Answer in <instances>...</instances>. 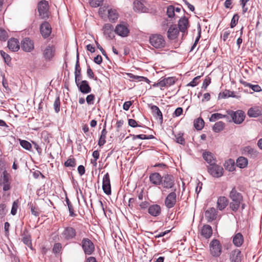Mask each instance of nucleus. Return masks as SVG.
Masks as SVG:
<instances>
[{
    "mask_svg": "<svg viewBox=\"0 0 262 262\" xmlns=\"http://www.w3.org/2000/svg\"><path fill=\"white\" fill-rule=\"evenodd\" d=\"M230 198L231 199L230 207L232 211L234 212L237 211L241 205H242V210L245 208V204L243 203V196L236 190L235 188H233L231 191Z\"/></svg>",
    "mask_w": 262,
    "mask_h": 262,
    "instance_id": "f257e3e1",
    "label": "nucleus"
},
{
    "mask_svg": "<svg viewBox=\"0 0 262 262\" xmlns=\"http://www.w3.org/2000/svg\"><path fill=\"white\" fill-rule=\"evenodd\" d=\"M226 113L228 116V120L229 122L233 121L236 124H241L244 120L245 115L244 112L242 110H237L234 112L232 110H227Z\"/></svg>",
    "mask_w": 262,
    "mask_h": 262,
    "instance_id": "f03ea898",
    "label": "nucleus"
},
{
    "mask_svg": "<svg viewBox=\"0 0 262 262\" xmlns=\"http://www.w3.org/2000/svg\"><path fill=\"white\" fill-rule=\"evenodd\" d=\"M149 42L151 46L157 49L164 48L166 45V41L163 36L159 34H153L149 37Z\"/></svg>",
    "mask_w": 262,
    "mask_h": 262,
    "instance_id": "7ed1b4c3",
    "label": "nucleus"
},
{
    "mask_svg": "<svg viewBox=\"0 0 262 262\" xmlns=\"http://www.w3.org/2000/svg\"><path fill=\"white\" fill-rule=\"evenodd\" d=\"M37 9L39 15L42 19L47 18L49 16L48 2L42 0L38 3Z\"/></svg>",
    "mask_w": 262,
    "mask_h": 262,
    "instance_id": "20e7f679",
    "label": "nucleus"
},
{
    "mask_svg": "<svg viewBox=\"0 0 262 262\" xmlns=\"http://www.w3.org/2000/svg\"><path fill=\"white\" fill-rule=\"evenodd\" d=\"M84 253L86 255L92 254L95 251L93 243L88 238H83L80 244Z\"/></svg>",
    "mask_w": 262,
    "mask_h": 262,
    "instance_id": "39448f33",
    "label": "nucleus"
},
{
    "mask_svg": "<svg viewBox=\"0 0 262 262\" xmlns=\"http://www.w3.org/2000/svg\"><path fill=\"white\" fill-rule=\"evenodd\" d=\"M208 172L213 177L220 178L223 175V168L216 164H211L208 166Z\"/></svg>",
    "mask_w": 262,
    "mask_h": 262,
    "instance_id": "423d86ee",
    "label": "nucleus"
},
{
    "mask_svg": "<svg viewBox=\"0 0 262 262\" xmlns=\"http://www.w3.org/2000/svg\"><path fill=\"white\" fill-rule=\"evenodd\" d=\"M129 31L128 24L124 22L118 24L115 29V32L117 35L123 37H127Z\"/></svg>",
    "mask_w": 262,
    "mask_h": 262,
    "instance_id": "0eeeda50",
    "label": "nucleus"
},
{
    "mask_svg": "<svg viewBox=\"0 0 262 262\" xmlns=\"http://www.w3.org/2000/svg\"><path fill=\"white\" fill-rule=\"evenodd\" d=\"M76 235V232L74 228L72 227L64 228L61 233V237L66 241L73 239Z\"/></svg>",
    "mask_w": 262,
    "mask_h": 262,
    "instance_id": "6e6552de",
    "label": "nucleus"
},
{
    "mask_svg": "<svg viewBox=\"0 0 262 262\" xmlns=\"http://www.w3.org/2000/svg\"><path fill=\"white\" fill-rule=\"evenodd\" d=\"M43 57L47 61L51 60L55 55V48L53 45H48L43 50Z\"/></svg>",
    "mask_w": 262,
    "mask_h": 262,
    "instance_id": "1a4fd4ad",
    "label": "nucleus"
},
{
    "mask_svg": "<svg viewBox=\"0 0 262 262\" xmlns=\"http://www.w3.org/2000/svg\"><path fill=\"white\" fill-rule=\"evenodd\" d=\"M210 252L213 256H219L221 253V246L217 239H213L210 243Z\"/></svg>",
    "mask_w": 262,
    "mask_h": 262,
    "instance_id": "9d476101",
    "label": "nucleus"
},
{
    "mask_svg": "<svg viewBox=\"0 0 262 262\" xmlns=\"http://www.w3.org/2000/svg\"><path fill=\"white\" fill-rule=\"evenodd\" d=\"M174 181L172 176L167 174L162 177L161 185L164 188H171L174 185Z\"/></svg>",
    "mask_w": 262,
    "mask_h": 262,
    "instance_id": "9b49d317",
    "label": "nucleus"
},
{
    "mask_svg": "<svg viewBox=\"0 0 262 262\" xmlns=\"http://www.w3.org/2000/svg\"><path fill=\"white\" fill-rule=\"evenodd\" d=\"M102 189L106 194H111V181L110 175L107 172L104 176L102 179Z\"/></svg>",
    "mask_w": 262,
    "mask_h": 262,
    "instance_id": "f8f14e48",
    "label": "nucleus"
},
{
    "mask_svg": "<svg viewBox=\"0 0 262 262\" xmlns=\"http://www.w3.org/2000/svg\"><path fill=\"white\" fill-rule=\"evenodd\" d=\"M177 201V195L174 192L169 193L165 200V205L167 208H172Z\"/></svg>",
    "mask_w": 262,
    "mask_h": 262,
    "instance_id": "ddd939ff",
    "label": "nucleus"
},
{
    "mask_svg": "<svg viewBox=\"0 0 262 262\" xmlns=\"http://www.w3.org/2000/svg\"><path fill=\"white\" fill-rule=\"evenodd\" d=\"M80 92L83 94H88L91 92V88L86 80L78 81L76 83Z\"/></svg>",
    "mask_w": 262,
    "mask_h": 262,
    "instance_id": "4468645a",
    "label": "nucleus"
},
{
    "mask_svg": "<svg viewBox=\"0 0 262 262\" xmlns=\"http://www.w3.org/2000/svg\"><path fill=\"white\" fill-rule=\"evenodd\" d=\"M21 49L27 52H31L34 49V43L29 38H25L21 41Z\"/></svg>",
    "mask_w": 262,
    "mask_h": 262,
    "instance_id": "2eb2a0df",
    "label": "nucleus"
},
{
    "mask_svg": "<svg viewBox=\"0 0 262 262\" xmlns=\"http://www.w3.org/2000/svg\"><path fill=\"white\" fill-rule=\"evenodd\" d=\"M0 185L3 186V189L6 191L10 189V183L9 181V174L6 171H4L3 172V174L1 176L0 179Z\"/></svg>",
    "mask_w": 262,
    "mask_h": 262,
    "instance_id": "dca6fc26",
    "label": "nucleus"
},
{
    "mask_svg": "<svg viewBox=\"0 0 262 262\" xmlns=\"http://www.w3.org/2000/svg\"><path fill=\"white\" fill-rule=\"evenodd\" d=\"M51 27L47 21L43 22L40 27V33L44 38L49 36L51 33Z\"/></svg>",
    "mask_w": 262,
    "mask_h": 262,
    "instance_id": "f3484780",
    "label": "nucleus"
},
{
    "mask_svg": "<svg viewBox=\"0 0 262 262\" xmlns=\"http://www.w3.org/2000/svg\"><path fill=\"white\" fill-rule=\"evenodd\" d=\"M217 211L216 209L213 207H211L206 210L205 212V216L208 222H210L216 220L217 215Z\"/></svg>",
    "mask_w": 262,
    "mask_h": 262,
    "instance_id": "a211bd4d",
    "label": "nucleus"
},
{
    "mask_svg": "<svg viewBox=\"0 0 262 262\" xmlns=\"http://www.w3.org/2000/svg\"><path fill=\"white\" fill-rule=\"evenodd\" d=\"M242 258L241 251L239 249H235L230 253L229 259L231 262H241Z\"/></svg>",
    "mask_w": 262,
    "mask_h": 262,
    "instance_id": "6ab92c4d",
    "label": "nucleus"
},
{
    "mask_svg": "<svg viewBox=\"0 0 262 262\" xmlns=\"http://www.w3.org/2000/svg\"><path fill=\"white\" fill-rule=\"evenodd\" d=\"M148 213L152 216H158L161 213V208L158 204H153L149 206L148 209Z\"/></svg>",
    "mask_w": 262,
    "mask_h": 262,
    "instance_id": "aec40b11",
    "label": "nucleus"
},
{
    "mask_svg": "<svg viewBox=\"0 0 262 262\" xmlns=\"http://www.w3.org/2000/svg\"><path fill=\"white\" fill-rule=\"evenodd\" d=\"M179 31L176 25L171 26L167 32L168 38L171 40L176 39L178 36Z\"/></svg>",
    "mask_w": 262,
    "mask_h": 262,
    "instance_id": "412c9836",
    "label": "nucleus"
},
{
    "mask_svg": "<svg viewBox=\"0 0 262 262\" xmlns=\"http://www.w3.org/2000/svg\"><path fill=\"white\" fill-rule=\"evenodd\" d=\"M8 47L13 52L17 51L20 48L18 40L15 38H11L8 41Z\"/></svg>",
    "mask_w": 262,
    "mask_h": 262,
    "instance_id": "4be33fe9",
    "label": "nucleus"
},
{
    "mask_svg": "<svg viewBox=\"0 0 262 262\" xmlns=\"http://www.w3.org/2000/svg\"><path fill=\"white\" fill-rule=\"evenodd\" d=\"M162 177L158 172L151 173L149 176V181L154 185L158 186L161 184Z\"/></svg>",
    "mask_w": 262,
    "mask_h": 262,
    "instance_id": "5701e85b",
    "label": "nucleus"
},
{
    "mask_svg": "<svg viewBox=\"0 0 262 262\" xmlns=\"http://www.w3.org/2000/svg\"><path fill=\"white\" fill-rule=\"evenodd\" d=\"M175 82L174 79L173 77H168L164 78L161 80L158 83H157V85L161 87L164 86H169Z\"/></svg>",
    "mask_w": 262,
    "mask_h": 262,
    "instance_id": "b1692460",
    "label": "nucleus"
},
{
    "mask_svg": "<svg viewBox=\"0 0 262 262\" xmlns=\"http://www.w3.org/2000/svg\"><path fill=\"white\" fill-rule=\"evenodd\" d=\"M233 244L237 247H241L244 243V237L242 233H237L233 236Z\"/></svg>",
    "mask_w": 262,
    "mask_h": 262,
    "instance_id": "393cba45",
    "label": "nucleus"
},
{
    "mask_svg": "<svg viewBox=\"0 0 262 262\" xmlns=\"http://www.w3.org/2000/svg\"><path fill=\"white\" fill-rule=\"evenodd\" d=\"M201 235L206 238H209L212 234V229L209 225H205L201 229Z\"/></svg>",
    "mask_w": 262,
    "mask_h": 262,
    "instance_id": "a878e982",
    "label": "nucleus"
},
{
    "mask_svg": "<svg viewBox=\"0 0 262 262\" xmlns=\"http://www.w3.org/2000/svg\"><path fill=\"white\" fill-rule=\"evenodd\" d=\"M179 29L182 32H185L188 26V20L185 17H183L180 19L178 23Z\"/></svg>",
    "mask_w": 262,
    "mask_h": 262,
    "instance_id": "bb28decb",
    "label": "nucleus"
},
{
    "mask_svg": "<svg viewBox=\"0 0 262 262\" xmlns=\"http://www.w3.org/2000/svg\"><path fill=\"white\" fill-rule=\"evenodd\" d=\"M228 204V200L225 196H220L217 201V207L220 210L224 209Z\"/></svg>",
    "mask_w": 262,
    "mask_h": 262,
    "instance_id": "cd10ccee",
    "label": "nucleus"
},
{
    "mask_svg": "<svg viewBox=\"0 0 262 262\" xmlns=\"http://www.w3.org/2000/svg\"><path fill=\"white\" fill-rule=\"evenodd\" d=\"M107 11L108 13V18L110 21L115 22L117 20L119 14L116 9H110Z\"/></svg>",
    "mask_w": 262,
    "mask_h": 262,
    "instance_id": "c85d7f7f",
    "label": "nucleus"
},
{
    "mask_svg": "<svg viewBox=\"0 0 262 262\" xmlns=\"http://www.w3.org/2000/svg\"><path fill=\"white\" fill-rule=\"evenodd\" d=\"M113 26L110 24H106L103 27V33L108 37H112L113 35Z\"/></svg>",
    "mask_w": 262,
    "mask_h": 262,
    "instance_id": "c756f323",
    "label": "nucleus"
},
{
    "mask_svg": "<svg viewBox=\"0 0 262 262\" xmlns=\"http://www.w3.org/2000/svg\"><path fill=\"white\" fill-rule=\"evenodd\" d=\"M22 236V241L23 242V243L28 247L31 248L32 242L31 239V235L28 233V231L27 230H25L24 231Z\"/></svg>",
    "mask_w": 262,
    "mask_h": 262,
    "instance_id": "7c9ffc66",
    "label": "nucleus"
},
{
    "mask_svg": "<svg viewBox=\"0 0 262 262\" xmlns=\"http://www.w3.org/2000/svg\"><path fill=\"white\" fill-rule=\"evenodd\" d=\"M261 114L258 107H251L248 111V115L250 117H257Z\"/></svg>",
    "mask_w": 262,
    "mask_h": 262,
    "instance_id": "2f4dec72",
    "label": "nucleus"
},
{
    "mask_svg": "<svg viewBox=\"0 0 262 262\" xmlns=\"http://www.w3.org/2000/svg\"><path fill=\"white\" fill-rule=\"evenodd\" d=\"M248 163V159L244 157H239L236 160V165L241 168L246 167Z\"/></svg>",
    "mask_w": 262,
    "mask_h": 262,
    "instance_id": "473e14b6",
    "label": "nucleus"
},
{
    "mask_svg": "<svg viewBox=\"0 0 262 262\" xmlns=\"http://www.w3.org/2000/svg\"><path fill=\"white\" fill-rule=\"evenodd\" d=\"M74 75L75 83H77V82L80 81L81 79V68L80 64L78 63V62H76Z\"/></svg>",
    "mask_w": 262,
    "mask_h": 262,
    "instance_id": "72a5a7b5",
    "label": "nucleus"
},
{
    "mask_svg": "<svg viewBox=\"0 0 262 262\" xmlns=\"http://www.w3.org/2000/svg\"><path fill=\"white\" fill-rule=\"evenodd\" d=\"M150 108L152 112V114L158 117L160 120L162 122L163 121V116L162 113L160 110L159 108L156 105H152L150 107Z\"/></svg>",
    "mask_w": 262,
    "mask_h": 262,
    "instance_id": "f704fd0d",
    "label": "nucleus"
},
{
    "mask_svg": "<svg viewBox=\"0 0 262 262\" xmlns=\"http://www.w3.org/2000/svg\"><path fill=\"white\" fill-rule=\"evenodd\" d=\"M134 10L138 12H145L146 10L145 7L143 4L139 1H136L134 3Z\"/></svg>",
    "mask_w": 262,
    "mask_h": 262,
    "instance_id": "c9c22d12",
    "label": "nucleus"
},
{
    "mask_svg": "<svg viewBox=\"0 0 262 262\" xmlns=\"http://www.w3.org/2000/svg\"><path fill=\"white\" fill-rule=\"evenodd\" d=\"M222 118H226L228 120L229 117L228 115H223L220 113H214L211 115L209 118V120L210 122H214L218 119Z\"/></svg>",
    "mask_w": 262,
    "mask_h": 262,
    "instance_id": "e433bc0d",
    "label": "nucleus"
},
{
    "mask_svg": "<svg viewBox=\"0 0 262 262\" xmlns=\"http://www.w3.org/2000/svg\"><path fill=\"white\" fill-rule=\"evenodd\" d=\"M107 131L105 129V126L104 127L101 134V136L98 141V145L99 146H103L106 142L105 138L107 134Z\"/></svg>",
    "mask_w": 262,
    "mask_h": 262,
    "instance_id": "4c0bfd02",
    "label": "nucleus"
},
{
    "mask_svg": "<svg viewBox=\"0 0 262 262\" xmlns=\"http://www.w3.org/2000/svg\"><path fill=\"white\" fill-rule=\"evenodd\" d=\"M225 168L229 171H233L235 169V163L234 160L229 159L225 162Z\"/></svg>",
    "mask_w": 262,
    "mask_h": 262,
    "instance_id": "58836bf2",
    "label": "nucleus"
},
{
    "mask_svg": "<svg viewBox=\"0 0 262 262\" xmlns=\"http://www.w3.org/2000/svg\"><path fill=\"white\" fill-rule=\"evenodd\" d=\"M204 160L210 164H214V159L213 155L210 152H205L203 154Z\"/></svg>",
    "mask_w": 262,
    "mask_h": 262,
    "instance_id": "ea45409f",
    "label": "nucleus"
},
{
    "mask_svg": "<svg viewBox=\"0 0 262 262\" xmlns=\"http://www.w3.org/2000/svg\"><path fill=\"white\" fill-rule=\"evenodd\" d=\"M225 127V123L222 121H219L215 123L213 127V130L215 133H219L223 130Z\"/></svg>",
    "mask_w": 262,
    "mask_h": 262,
    "instance_id": "a19ab883",
    "label": "nucleus"
},
{
    "mask_svg": "<svg viewBox=\"0 0 262 262\" xmlns=\"http://www.w3.org/2000/svg\"><path fill=\"white\" fill-rule=\"evenodd\" d=\"M204 126L203 119L199 118L194 121V126L197 130H201Z\"/></svg>",
    "mask_w": 262,
    "mask_h": 262,
    "instance_id": "79ce46f5",
    "label": "nucleus"
},
{
    "mask_svg": "<svg viewBox=\"0 0 262 262\" xmlns=\"http://www.w3.org/2000/svg\"><path fill=\"white\" fill-rule=\"evenodd\" d=\"M19 141L20 142V144L22 147H23L24 149L28 150H31V149L32 148V145L31 144V143L29 142H28L26 140H21V139H19Z\"/></svg>",
    "mask_w": 262,
    "mask_h": 262,
    "instance_id": "37998d69",
    "label": "nucleus"
},
{
    "mask_svg": "<svg viewBox=\"0 0 262 262\" xmlns=\"http://www.w3.org/2000/svg\"><path fill=\"white\" fill-rule=\"evenodd\" d=\"M53 106H54L55 112L56 113H59L60 111V98H59V96H58L56 98L55 101L54 102Z\"/></svg>",
    "mask_w": 262,
    "mask_h": 262,
    "instance_id": "c03bdc74",
    "label": "nucleus"
},
{
    "mask_svg": "<svg viewBox=\"0 0 262 262\" xmlns=\"http://www.w3.org/2000/svg\"><path fill=\"white\" fill-rule=\"evenodd\" d=\"M219 97H221L222 98H225L229 97H234V92L229 90H225L222 93H220Z\"/></svg>",
    "mask_w": 262,
    "mask_h": 262,
    "instance_id": "a18cd8bd",
    "label": "nucleus"
},
{
    "mask_svg": "<svg viewBox=\"0 0 262 262\" xmlns=\"http://www.w3.org/2000/svg\"><path fill=\"white\" fill-rule=\"evenodd\" d=\"M243 84L245 86H249L251 88L254 92H258L261 90L260 86L258 85H253L246 82H244Z\"/></svg>",
    "mask_w": 262,
    "mask_h": 262,
    "instance_id": "49530a36",
    "label": "nucleus"
},
{
    "mask_svg": "<svg viewBox=\"0 0 262 262\" xmlns=\"http://www.w3.org/2000/svg\"><path fill=\"white\" fill-rule=\"evenodd\" d=\"M66 202L68 205L69 211L70 213V215L71 216H75V214L74 212V208L70 201L69 199L68 198H66Z\"/></svg>",
    "mask_w": 262,
    "mask_h": 262,
    "instance_id": "de8ad7c7",
    "label": "nucleus"
},
{
    "mask_svg": "<svg viewBox=\"0 0 262 262\" xmlns=\"http://www.w3.org/2000/svg\"><path fill=\"white\" fill-rule=\"evenodd\" d=\"M231 33V31L228 28H226L224 29L221 34V37L224 41H226L227 39L228 38L230 34Z\"/></svg>",
    "mask_w": 262,
    "mask_h": 262,
    "instance_id": "09e8293b",
    "label": "nucleus"
},
{
    "mask_svg": "<svg viewBox=\"0 0 262 262\" xmlns=\"http://www.w3.org/2000/svg\"><path fill=\"white\" fill-rule=\"evenodd\" d=\"M64 165L66 167H75L76 166L75 160L74 158L68 159L64 162Z\"/></svg>",
    "mask_w": 262,
    "mask_h": 262,
    "instance_id": "8fccbe9b",
    "label": "nucleus"
},
{
    "mask_svg": "<svg viewBox=\"0 0 262 262\" xmlns=\"http://www.w3.org/2000/svg\"><path fill=\"white\" fill-rule=\"evenodd\" d=\"M167 14L170 18L173 17L174 14V7L172 6H169L167 9Z\"/></svg>",
    "mask_w": 262,
    "mask_h": 262,
    "instance_id": "3c124183",
    "label": "nucleus"
},
{
    "mask_svg": "<svg viewBox=\"0 0 262 262\" xmlns=\"http://www.w3.org/2000/svg\"><path fill=\"white\" fill-rule=\"evenodd\" d=\"M238 18L239 16L237 14H235L233 15L230 23L231 28H232L236 25L238 20Z\"/></svg>",
    "mask_w": 262,
    "mask_h": 262,
    "instance_id": "603ef678",
    "label": "nucleus"
},
{
    "mask_svg": "<svg viewBox=\"0 0 262 262\" xmlns=\"http://www.w3.org/2000/svg\"><path fill=\"white\" fill-rule=\"evenodd\" d=\"M94 99H95V95L92 94L88 95L87 97H86V101L89 105L93 104Z\"/></svg>",
    "mask_w": 262,
    "mask_h": 262,
    "instance_id": "864d4df0",
    "label": "nucleus"
},
{
    "mask_svg": "<svg viewBox=\"0 0 262 262\" xmlns=\"http://www.w3.org/2000/svg\"><path fill=\"white\" fill-rule=\"evenodd\" d=\"M103 0H91L90 5L93 7H98L102 3Z\"/></svg>",
    "mask_w": 262,
    "mask_h": 262,
    "instance_id": "5fc2aeb1",
    "label": "nucleus"
},
{
    "mask_svg": "<svg viewBox=\"0 0 262 262\" xmlns=\"http://www.w3.org/2000/svg\"><path fill=\"white\" fill-rule=\"evenodd\" d=\"M7 38V32L2 29L0 28V40H5Z\"/></svg>",
    "mask_w": 262,
    "mask_h": 262,
    "instance_id": "6e6d98bb",
    "label": "nucleus"
},
{
    "mask_svg": "<svg viewBox=\"0 0 262 262\" xmlns=\"http://www.w3.org/2000/svg\"><path fill=\"white\" fill-rule=\"evenodd\" d=\"M129 75L130 76L129 77L130 78H132L134 79L138 80L139 81L144 80L146 81H147V82L149 81V80L147 78L143 77V76H136V75H133L132 74H129Z\"/></svg>",
    "mask_w": 262,
    "mask_h": 262,
    "instance_id": "4d7b16f0",
    "label": "nucleus"
},
{
    "mask_svg": "<svg viewBox=\"0 0 262 262\" xmlns=\"http://www.w3.org/2000/svg\"><path fill=\"white\" fill-rule=\"evenodd\" d=\"M200 76L194 77L193 79L188 84V85L192 87L196 86L198 83V80L200 78Z\"/></svg>",
    "mask_w": 262,
    "mask_h": 262,
    "instance_id": "13d9d810",
    "label": "nucleus"
},
{
    "mask_svg": "<svg viewBox=\"0 0 262 262\" xmlns=\"http://www.w3.org/2000/svg\"><path fill=\"white\" fill-rule=\"evenodd\" d=\"M1 54H2V56L3 57L5 62H6L8 64L9 62H10L11 57L8 54H7V53H6L4 52H1Z\"/></svg>",
    "mask_w": 262,
    "mask_h": 262,
    "instance_id": "bf43d9fd",
    "label": "nucleus"
},
{
    "mask_svg": "<svg viewBox=\"0 0 262 262\" xmlns=\"http://www.w3.org/2000/svg\"><path fill=\"white\" fill-rule=\"evenodd\" d=\"M18 205L17 204L14 202L13 204L12 207L11 209V213L13 215H14L16 213Z\"/></svg>",
    "mask_w": 262,
    "mask_h": 262,
    "instance_id": "052dcab7",
    "label": "nucleus"
},
{
    "mask_svg": "<svg viewBox=\"0 0 262 262\" xmlns=\"http://www.w3.org/2000/svg\"><path fill=\"white\" fill-rule=\"evenodd\" d=\"M128 124L129 126L133 127H136L137 126H140V125H138L136 121L133 119H128Z\"/></svg>",
    "mask_w": 262,
    "mask_h": 262,
    "instance_id": "680f3d73",
    "label": "nucleus"
},
{
    "mask_svg": "<svg viewBox=\"0 0 262 262\" xmlns=\"http://www.w3.org/2000/svg\"><path fill=\"white\" fill-rule=\"evenodd\" d=\"M93 157L95 159V164L94 166H96L97 165V160L99 159V152L98 150H95L93 152Z\"/></svg>",
    "mask_w": 262,
    "mask_h": 262,
    "instance_id": "e2e57ef3",
    "label": "nucleus"
},
{
    "mask_svg": "<svg viewBox=\"0 0 262 262\" xmlns=\"http://www.w3.org/2000/svg\"><path fill=\"white\" fill-rule=\"evenodd\" d=\"M61 248V246L60 244L56 243L54 245V246L53 247V251L54 252L58 253L59 252Z\"/></svg>",
    "mask_w": 262,
    "mask_h": 262,
    "instance_id": "0e129e2a",
    "label": "nucleus"
},
{
    "mask_svg": "<svg viewBox=\"0 0 262 262\" xmlns=\"http://www.w3.org/2000/svg\"><path fill=\"white\" fill-rule=\"evenodd\" d=\"M132 104V102L130 101H126L123 104V108L125 111H128Z\"/></svg>",
    "mask_w": 262,
    "mask_h": 262,
    "instance_id": "69168bd1",
    "label": "nucleus"
},
{
    "mask_svg": "<svg viewBox=\"0 0 262 262\" xmlns=\"http://www.w3.org/2000/svg\"><path fill=\"white\" fill-rule=\"evenodd\" d=\"M6 213V206L4 204L0 205V215L3 216Z\"/></svg>",
    "mask_w": 262,
    "mask_h": 262,
    "instance_id": "338daca9",
    "label": "nucleus"
},
{
    "mask_svg": "<svg viewBox=\"0 0 262 262\" xmlns=\"http://www.w3.org/2000/svg\"><path fill=\"white\" fill-rule=\"evenodd\" d=\"M78 173L81 176L85 173V168L82 165H80L78 167Z\"/></svg>",
    "mask_w": 262,
    "mask_h": 262,
    "instance_id": "774afa93",
    "label": "nucleus"
}]
</instances>
